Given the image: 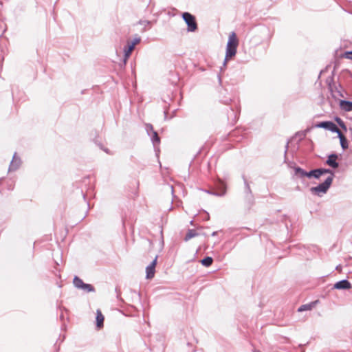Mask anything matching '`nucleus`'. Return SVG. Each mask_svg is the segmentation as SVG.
Masks as SVG:
<instances>
[{
	"mask_svg": "<svg viewBox=\"0 0 352 352\" xmlns=\"http://www.w3.org/2000/svg\"><path fill=\"white\" fill-rule=\"evenodd\" d=\"M239 42L234 32H232L229 36L228 41L226 45V58L223 61V67L226 66L228 59L235 56Z\"/></svg>",
	"mask_w": 352,
	"mask_h": 352,
	"instance_id": "obj_1",
	"label": "nucleus"
},
{
	"mask_svg": "<svg viewBox=\"0 0 352 352\" xmlns=\"http://www.w3.org/2000/svg\"><path fill=\"white\" fill-rule=\"evenodd\" d=\"M141 41V38L137 36L133 41H127V45L124 47V59H123V65H125L128 58L130 57L132 52L135 49V46L140 43Z\"/></svg>",
	"mask_w": 352,
	"mask_h": 352,
	"instance_id": "obj_2",
	"label": "nucleus"
},
{
	"mask_svg": "<svg viewBox=\"0 0 352 352\" xmlns=\"http://www.w3.org/2000/svg\"><path fill=\"white\" fill-rule=\"evenodd\" d=\"M332 184V177H327L324 182L317 186L311 187L310 191L315 195H319L320 192L326 193Z\"/></svg>",
	"mask_w": 352,
	"mask_h": 352,
	"instance_id": "obj_3",
	"label": "nucleus"
},
{
	"mask_svg": "<svg viewBox=\"0 0 352 352\" xmlns=\"http://www.w3.org/2000/svg\"><path fill=\"white\" fill-rule=\"evenodd\" d=\"M182 19L187 25V30L188 32H195L197 29V23L194 15L192 14L185 12L182 15Z\"/></svg>",
	"mask_w": 352,
	"mask_h": 352,
	"instance_id": "obj_4",
	"label": "nucleus"
},
{
	"mask_svg": "<svg viewBox=\"0 0 352 352\" xmlns=\"http://www.w3.org/2000/svg\"><path fill=\"white\" fill-rule=\"evenodd\" d=\"M316 126L318 128H322L336 133L340 131L337 125L331 121L319 122L316 125Z\"/></svg>",
	"mask_w": 352,
	"mask_h": 352,
	"instance_id": "obj_5",
	"label": "nucleus"
},
{
	"mask_svg": "<svg viewBox=\"0 0 352 352\" xmlns=\"http://www.w3.org/2000/svg\"><path fill=\"white\" fill-rule=\"evenodd\" d=\"M226 185L222 181H219L217 184V189L208 191V193L216 196H223L226 194Z\"/></svg>",
	"mask_w": 352,
	"mask_h": 352,
	"instance_id": "obj_6",
	"label": "nucleus"
},
{
	"mask_svg": "<svg viewBox=\"0 0 352 352\" xmlns=\"http://www.w3.org/2000/svg\"><path fill=\"white\" fill-rule=\"evenodd\" d=\"M157 258L158 256H156L153 261L146 267V278L147 279H151L155 276Z\"/></svg>",
	"mask_w": 352,
	"mask_h": 352,
	"instance_id": "obj_7",
	"label": "nucleus"
},
{
	"mask_svg": "<svg viewBox=\"0 0 352 352\" xmlns=\"http://www.w3.org/2000/svg\"><path fill=\"white\" fill-rule=\"evenodd\" d=\"M244 180V184H245V199L249 203V204L252 205L253 204V195L252 193L251 188L250 187V185L245 178V177H243Z\"/></svg>",
	"mask_w": 352,
	"mask_h": 352,
	"instance_id": "obj_8",
	"label": "nucleus"
},
{
	"mask_svg": "<svg viewBox=\"0 0 352 352\" xmlns=\"http://www.w3.org/2000/svg\"><path fill=\"white\" fill-rule=\"evenodd\" d=\"M352 287L351 283L346 280V279H343V280H341L337 283H336L333 285V289H351Z\"/></svg>",
	"mask_w": 352,
	"mask_h": 352,
	"instance_id": "obj_9",
	"label": "nucleus"
},
{
	"mask_svg": "<svg viewBox=\"0 0 352 352\" xmlns=\"http://www.w3.org/2000/svg\"><path fill=\"white\" fill-rule=\"evenodd\" d=\"M338 156L336 153L330 154L326 161V164L333 168H337L339 166V164L337 162Z\"/></svg>",
	"mask_w": 352,
	"mask_h": 352,
	"instance_id": "obj_10",
	"label": "nucleus"
},
{
	"mask_svg": "<svg viewBox=\"0 0 352 352\" xmlns=\"http://www.w3.org/2000/svg\"><path fill=\"white\" fill-rule=\"evenodd\" d=\"M20 164H21V159H20V157L16 156V153H15L13 155L12 160L10 162L9 170H16L19 167Z\"/></svg>",
	"mask_w": 352,
	"mask_h": 352,
	"instance_id": "obj_11",
	"label": "nucleus"
},
{
	"mask_svg": "<svg viewBox=\"0 0 352 352\" xmlns=\"http://www.w3.org/2000/svg\"><path fill=\"white\" fill-rule=\"evenodd\" d=\"M340 106L342 109L345 111H352V102L341 100L340 102Z\"/></svg>",
	"mask_w": 352,
	"mask_h": 352,
	"instance_id": "obj_12",
	"label": "nucleus"
},
{
	"mask_svg": "<svg viewBox=\"0 0 352 352\" xmlns=\"http://www.w3.org/2000/svg\"><path fill=\"white\" fill-rule=\"evenodd\" d=\"M338 138L340 139V145L343 150H345L348 148V140L346 137L339 131L338 133Z\"/></svg>",
	"mask_w": 352,
	"mask_h": 352,
	"instance_id": "obj_13",
	"label": "nucleus"
},
{
	"mask_svg": "<svg viewBox=\"0 0 352 352\" xmlns=\"http://www.w3.org/2000/svg\"><path fill=\"white\" fill-rule=\"evenodd\" d=\"M199 233L194 229H189L184 239L185 241H188L193 237L199 236Z\"/></svg>",
	"mask_w": 352,
	"mask_h": 352,
	"instance_id": "obj_14",
	"label": "nucleus"
},
{
	"mask_svg": "<svg viewBox=\"0 0 352 352\" xmlns=\"http://www.w3.org/2000/svg\"><path fill=\"white\" fill-rule=\"evenodd\" d=\"M104 316L98 310L96 313V325L98 328H101L103 326Z\"/></svg>",
	"mask_w": 352,
	"mask_h": 352,
	"instance_id": "obj_15",
	"label": "nucleus"
},
{
	"mask_svg": "<svg viewBox=\"0 0 352 352\" xmlns=\"http://www.w3.org/2000/svg\"><path fill=\"white\" fill-rule=\"evenodd\" d=\"M73 283L76 288L80 289L82 287L83 285H85L82 280L76 276L74 278Z\"/></svg>",
	"mask_w": 352,
	"mask_h": 352,
	"instance_id": "obj_16",
	"label": "nucleus"
},
{
	"mask_svg": "<svg viewBox=\"0 0 352 352\" xmlns=\"http://www.w3.org/2000/svg\"><path fill=\"white\" fill-rule=\"evenodd\" d=\"M73 283L76 288L80 289L82 287L83 285H85L82 280L76 276L74 278Z\"/></svg>",
	"mask_w": 352,
	"mask_h": 352,
	"instance_id": "obj_17",
	"label": "nucleus"
},
{
	"mask_svg": "<svg viewBox=\"0 0 352 352\" xmlns=\"http://www.w3.org/2000/svg\"><path fill=\"white\" fill-rule=\"evenodd\" d=\"M295 175L300 178H302L305 177L306 170L302 169V168L297 166L294 168Z\"/></svg>",
	"mask_w": 352,
	"mask_h": 352,
	"instance_id": "obj_18",
	"label": "nucleus"
},
{
	"mask_svg": "<svg viewBox=\"0 0 352 352\" xmlns=\"http://www.w3.org/2000/svg\"><path fill=\"white\" fill-rule=\"evenodd\" d=\"M152 134L153 135L151 136V140L153 142L154 146L155 147L160 143V138L156 131H153Z\"/></svg>",
	"mask_w": 352,
	"mask_h": 352,
	"instance_id": "obj_19",
	"label": "nucleus"
},
{
	"mask_svg": "<svg viewBox=\"0 0 352 352\" xmlns=\"http://www.w3.org/2000/svg\"><path fill=\"white\" fill-rule=\"evenodd\" d=\"M213 262V259L210 256H206L201 261V263L206 267H210Z\"/></svg>",
	"mask_w": 352,
	"mask_h": 352,
	"instance_id": "obj_20",
	"label": "nucleus"
},
{
	"mask_svg": "<svg viewBox=\"0 0 352 352\" xmlns=\"http://www.w3.org/2000/svg\"><path fill=\"white\" fill-rule=\"evenodd\" d=\"M80 289L83 290L85 292H91L95 291L94 287L91 284L87 283H85V285H83L82 287Z\"/></svg>",
	"mask_w": 352,
	"mask_h": 352,
	"instance_id": "obj_21",
	"label": "nucleus"
},
{
	"mask_svg": "<svg viewBox=\"0 0 352 352\" xmlns=\"http://www.w3.org/2000/svg\"><path fill=\"white\" fill-rule=\"evenodd\" d=\"M319 302L318 300H315V301H313L310 303H307V304H305V305H302L299 307V308H302V309H305V308H313L314 307H315L318 303Z\"/></svg>",
	"mask_w": 352,
	"mask_h": 352,
	"instance_id": "obj_22",
	"label": "nucleus"
},
{
	"mask_svg": "<svg viewBox=\"0 0 352 352\" xmlns=\"http://www.w3.org/2000/svg\"><path fill=\"white\" fill-rule=\"evenodd\" d=\"M321 170H322V175L326 174V173L330 174V175L329 177H332V181L333 180L334 173L332 170L329 169V168H321Z\"/></svg>",
	"mask_w": 352,
	"mask_h": 352,
	"instance_id": "obj_23",
	"label": "nucleus"
},
{
	"mask_svg": "<svg viewBox=\"0 0 352 352\" xmlns=\"http://www.w3.org/2000/svg\"><path fill=\"white\" fill-rule=\"evenodd\" d=\"M314 173L313 177L316 179H319L320 176L322 175L321 168L314 169Z\"/></svg>",
	"mask_w": 352,
	"mask_h": 352,
	"instance_id": "obj_24",
	"label": "nucleus"
},
{
	"mask_svg": "<svg viewBox=\"0 0 352 352\" xmlns=\"http://www.w3.org/2000/svg\"><path fill=\"white\" fill-rule=\"evenodd\" d=\"M336 121L338 122V124L340 125L341 128H342L344 130H346V126L341 118H336Z\"/></svg>",
	"mask_w": 352,
	"mask_h": 352,
	"instance_id": "obj_25",
	"label": "nucleus"
},
{
	"mask_svg": "<svg viewBox=\"0 0 352 352\" xmlns=\"http://www.w3.org/2000/svg\"><path fill=\"white\" fill-rule=\"evenodd\" d=\"M146 131H147L148 135H150V133H152L153 131H155L153 130V127L152 124H146Z\"/></svg>",
	"mask_w": 352,
	"mask_h": 352,
	"instance_id": "obj_26",
	"label": "nucleus"
},
{
	"mask_svg": "<svg viewBox=\"0 0 352 352\" xmlns=\"http://www.w3.org/2000/svg\"><path fill=\"white\" fill-rule=\"evenodd\" d=\"M139 24L140 25H148L151 23V21H147V20H140L139 22H138Z\"/></svg>",
	"mask_w": 352,
	"mask_h": 352,
	"instance_id": "obj_27",
	"label": "nucleus"
},
{
	"mask_svg": "<svg viewBox=\"0 0 352 352\" xmlns=\"http://www.w3.org/2000/svg\"><path fill=\"white\" fill-rule=\"evenodd\" d=\"M314 173V169L310 170V171H309V172L306 171L305 177H309V178L313 177Z\"/></svg>",
	"mask_w": 352,
	"mask_h": 352,
	"instance_id": "obj_28",
	"label": "nucleus"
},
{
	"mask_svg": "<svg viewBox=\"0 0 352 352\" xmlns=\"http://www.w3.org/2000/svg\"><path fill=\"white\" fill-rule=\"evenodd\" d=\"M345 58L352 60V51L345 52Z\"/></svg>",
	"mask_w": 352,
	"mask_h": 352,
	"instance_id": "obj_29",
	"label": "nucleus"
},
{
	"mask_svg": "<svg viewBox=\"0 0 352 352\" xmlns=\"http://www.w3.org/2000/svg\"><path fill=\"white\" fill-rule=\"evenodd\" d=\"M287 148H288V144H287L286 147H285V155H286V153H287Z\"/></svg>",
	"mask_w": 352,
	"mask_h": 352,
	"instance_id": "obj_30",
	"label": "nucleus"
},
{
	"mask_svg": "<svg viewBox=\"0 0 352 352\" xmlns=\"http://www.w3.org/2000/svg\"><path fill=\"white\" fill-rule=\"evenodd\" d=\"M217 234V232L214 231L212 233V236H216Z\"/></svg>",
	"mask_w": 352,
	"mask_h": 352,
	"instance_id": "obj_31",
	"label": "nucleus"
}]
</instances>
